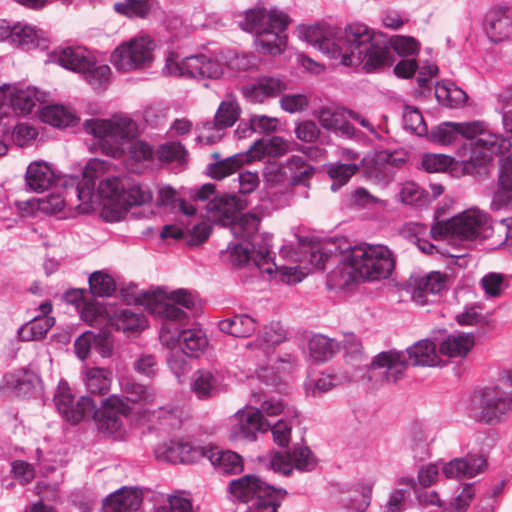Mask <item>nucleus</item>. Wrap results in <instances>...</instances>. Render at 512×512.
Masks as SVG:
<instances>
[{"label":"nucleus","instance_id":"1","mask_svg":"<svg viewBox=\"0 0 512 512\" xmlns=\"http://www.w3.org/2000/svg\"><path fill=\"white\" fill-rule=\"evenodd\" d=\"M83 128L87 134L98 138L103 151L113 158L127 157L139 163L152 160L155 155L150 144L137 139L138 126L129 117L88 119Z\"/></svg>","mask_w":512,"mask_h":512},{"label":"nucleus","instance_id":"2","mask_svg":"<svg viewBox=\"0 0 512 512\" xmlns=\"http://www.w3.org/2000/svg\"><path fill=\"white\" fill-rule=\"evenodd\" d=\"M465 139L469 146V160L477 165L490 162L494 154H501L511 148V141L485 129L481 122H443L433 127L429 140L433 143L451 145Z\"/></svg>","mask_w":512,"mask_h":512},{"label":"nucleus","instance_id":"3","mask_svg":"<svg viewBox=\"0 0 512 512\" xmlns=\"http://www.w3.org/2000/svg\"><path fill=\"white\" fill-rule=\"evenodd\" d=\"M260 221L257 215L247 213L228 223L235 237L243 240L228 247L229 257L234 266L252 263L261 272L271 275L277 270L271 252L272 235L258 232Z\"/></svg>","mask_w":512,"mask_h":512},{"label":"nucleus","instance_id":"4","mask_svg":"<svg viewBox=\"0 0 512 512\" xmlns=\"http://www.w3.org/2000/svg\"><path fill=\"white\" fill-rule=\"evenodd\" d=\"M357 43L354 62L356 67L362 65L367 72L391 66L394 63V53L406 57L417 54L420 49L419 42L411 36L396 35L389 38L383 33H375L368 26Z\"/></svg>","mask_w":512,"mask_h":512},{"label":"nucleus","instance_id":"5","mask_svg":"<svg viewBox=\"0 0 512 512\" xmlns=\"http://www.w3.org/2000/svg\"><path fill=\"white\" fill-rule=\"evenodd\" d=\"M289 22L288 15L276 7L270 10L255 7L245 11L238 25L243 31L254 35V44L259 53L275 56L286 48Z\"/></svg>","mask_w":512,"mask_h":512},{"label":"nucleus","instance_id":"6","mask_svg":"<svg viewBox=\"0 0 512 512\" xmlns=\"http://www.w3.org/2000/svg\"><path fill=\"white\" fill-rule=\"evenodd\" d=\"M103 167L99 159H91L83 168L82 180L78 176L57 175L52 166L45 161H35L28 165L25 182L30 190L36 193L44 192L53 185L62 186L67 194H74L78 200L85 201L95 188L93 179L95 173Z\"/></svg>","mask_w":512,"mask_h":512},{"label":"nucleus","instance_id":"7","mask_svg":"<svg viewBox=\"0 0 512 512\" xmlns=\"http://www.w3.org/2000/svg\"><path fill=\"white\" fill-rule=\"evenodd\" d=\"M366 25L362 23L349 24L344 30L326 31L319 25H300V39L311 44L327 57L339 59L344 66L356 67L353 55L357 52L358 40L365 34Z\"/></svg>","mask_w":512,"mask_h":512},{"label":"nucleus","instance_id":"8","mask_svg":"<svg viewBox=\"0 0 512 512\" xmlns=\"http://www.w3.org/2000/svg\"><path fill=\"white\" fill-rule=\"evenodd\" d=\"M347 277L338 281V286L349 284L359 277L363 280L377 281L387 279L395 268V258L392 251L385 245L361 244L354 246L347 256Z\"/></svg>","mask_w":512,"mask_h":512},{"label":"nucleus","instance_id":"9","mask_svg":"<svg viewBox=\"0 0 512 512\" xmlns=\"http://www.w3.org/2000/svg\"><path fill=\"white\" fill-rule=\"evenodd\" d=\"M436 344L430 339L420 340L403 351L389 350L378 353L369 364L372 368H385L388 382H396L408 364L412 366H436Z\"/></svg>","mask_w":512,"mask_h":512},{"label":"nucleus","instance_id":"10","mask_svg":"<svg viewBox=\"0 0 512 512\" xmlns=\"http://www.w3.org/2000/svg\"><path fill=\"white\" fill-rule=\"evenodd\" d=\"M167 300L160 301L155 292L142 291L135 298L134 302L139 305L151 306V313L163 320L162 337L165 332L170 333L174 324L184 326L188 323L189 316L179 306L187 310H193L196 306L197 297L187 289L180 288L171 291L167 295Z\"/></svg>","mask_w":512,"mask_h":512},{"label":"nucleus","instance_id":"11","mask_svg":"<svg viewBox=\"0 0 512 512\" xmlns=\"http://www.w3.org/2000/svg\"><path fill=\"white\" fill-rule=\"evenodd\" d=\"M511 411L512 398L509 393L495 385L474 394L468 415L475 422L494 426L504 422Z\"/></svg>","mask_w":512,"mask_h":512},{"label":"nucleus","instance_id":"12","mask_svg":"<svg viewBox=\"0 0 512 512\" xmlns=\"http://www.w3.org/2000/svg\"><path fill=\"white\" fill-rule=\"evenodd\" d=\"M228 492L235 501L250 504L249 512H277L286 494L268 482H229Z\"/></svg>","mask_w":512,"mask_h":512},{"label":"nucleus","instance_id":"13","mask_svg":"<svg viewBox=\"0 0 512 512\" xmlns=\"http://www.w3.org/2000/svg\"><path fill=\"white\" fill-rule=\"evenodd\" d=\"M216 186L205 183L191 193L194 201L206 202L205 209L209 221L228 225L237 218L238 213L244 208L242 201L234 194H216Z\"/></svg>","mask_w":512,"mask_h":512},{"label":"nucleus","instance_id":"14","mask_svg":"<svg viewBox=\"0 0 512 512\" xmlns=\"http://www.w3.org/2000/svg\"><path fill=\"white\" fill-rule=\"evenodd\" d=\"M487 222V214L481 211H467L447 221H438L430 229L431 236L438 240L453 238L461 241L475 240Z\"/></svg>","mask_w":512,"mask_h":512},{"label":"nucleus","instance_id":"15","mask_svg":"<svg viewBox=\"0 0 512 512\" xmlns=\"http://www.w3.org/2000/svg\"><path fill=\"white\" fill-rule=\"evenodd\" d=\"M163 71L167 75L197 80L218 79L223 73L220 64L208 56L201 54L180 58L177 53H169Z\"/></svg>","mask_w":512,"mask_h":512},{"label":"nucleus","instance_id":"16","mask_svg":"<svg viewBox=\"0 0 512 512\" xmlns=\"http://www.w3.org/2000/svg\"><path fill=\"white\" fill-rule=\"evenodd\" d=\"M154 41L149 36L133 38L119 45L111 55L116 69L128 72L145 69L153 62Z\"/></svg>","mask_w":512,"mask_h":512},{"label":"nucleus","instance_id":"17","mask_svg":"<svg viewBox=\"0 0 512 512\" xmlns=\"http://www.w3.org/2000/svg\"><path fill=\"white\" fill-rule=\"evenodd\" d=\"M132 408L123 397L111 395L101 400L98 408L95 403L91 419L97 429L114 438H121L125 431L124 420L131 414Z\"/></svg>","mask_w":512,"mask_h":512},{"label":"nucleus","instance_id":"18","mask_svg":"<svg viewBox=\"0 0 512 512\" xmlns=\"http://www.w3.org/2000/svg\"><path fill=\"white\" fill-rule=\"evenodd\" d=\"M259 470H271L281 477L293 475L294 471L309 472L315 469L316 459L308 447H296L293 452L259 456Z\"/></svg>","mask_w":512,"mask_h":512},{"label":"nucleus","instance_id":"19","mask_svg":"<svg viewBox=\"0 0 512 512\" xmlns=\"http://www.w3.org/2000/svg\"><path fill=\"white\" fill-rule=\"evenodd\" d=\"M54 404L59 414L72 424L91 419L95 401L88 395L76 400L66 382L61 381L54 395Z\"/></svg>","mask_w":512,"mask_h":512},{"label":"nucleus","instance_id":"20","mask_svg":"<svg viewBox=\"0 0 512 512\" xmlns=\"http://www.w3.org/2000/svg\"><path fill=\"white\" fill-rule=\"evenodd\" d=\"M270 422L263 418L258 408L250 407L235 413L229 430L233 441H255L258 433L268 432Z\"/></svg>","mask_w":512,"mask_h":512},{"label":"nucleus","instance_id":"21","mask_svg":"<svg viewBox=\"0 0 512 512\" xmlns=\"http://www.w3.org/2000/svg\"><path fill=\"white\" fill-rule=\"evenodd\" d=\"M446 281L447 276L439 271L413 273L407 280L406 290L411 293L415 302L425 304L428 295L439 294L445 289Z\"/></svg>","mask_w":512,"mask_h":512},{"label":"nucleus","instance_id":"22","mask_svg":"<svg viewBox=\"0 0 512 512\" xmlns=\"http://www.w3.org/2000/svg\"><path fill=\"white\" fill-rule=\"evenodd\" d=\"M486 457L480 453H468L456 457L442 466V473L447 479L474 478L487 470Z\"/></svg>","mask_w":512,"mask_h":512},{"label":"nucleus","instance_id":"23","mask_svg":"<svg viewBox=\"0 0 512 512\" xmlns=\"http://www.w3.org/2000/svg\"><path fill=\"white\" fill-rule=\"evenodd\" d=\"M182 326L174 324L170 333L165 332L160 338L167 342H175L179 348L186 353L187 357H198L208 345V340L205 333L200 329H181Z\"/></svg>","mask_w":512,"mask_h":512},{"label":"nucleus","instance_id":"24","mask_svg":"<svg viewBox=\"0 0 512 512\" xmlns=\"http://www.w3.org/2000/svg\"><path fill=\"white\" fill-rule=\"evenodd\" d=\"M347 108L321 107L317 111L320 125L327 131L347 139H358L361 132L347 120Z\"/></svg>","mask_w":512,"mask_h":512},{"label":"nucleus","instance_id":"25","mask_svg":"<svg viewBox=\"0 0 512 512\" xmlns=\"http://www.w3.org/2000/svg\"><path fill=\"white\" fill-rule=\"evenodd\" d=\"M204 447L192 446L189 442L171 440L155 449L158 461L177 464L192 463L202 457Z\"/></svg>","mask_w":512,"mask_h":512},{"label":"nucleus","instance_id":"26","mask_svg":"<svg viewBox=\"0 0 512 512\" xmlns=\"http://www.w3.org/2000/svg\"><path fill=\"white\" fill-rule=\"evenodd\" d=\"M287 88L286 83L273 76L259 77L254 83L242 86L243 96L252 103H262L268 98L279 96Z\"/></svg>","mask_w":512,"mask_h":512},{"label":"nucleus","instance_id":"27","mask_svg":"<svg viewBox=\"0 0 512 512\" xmlns=\"http://www.w3.org/2000/svg\"><path fill=\"white\" fill-rule=\"evenodd\" d=\"M202 457L207 458L214 469L223 476L237 475L244 470L242 456L232 450L204 447Z\"/></svg>","mask_w":512,"mask_h":512},{"label":"nucleus","instance_id":"28","mask_svg":"<svg viewBox=\"0 0 512 512\" xmlns=\"http://www.w3.org/2000/svg\"><path fill=\"white\" fill-rule=\"evenodd\" d=\"M224 380L222 371L216 368H202L193 373L191 391L200 400L216 396Z\"/></svg>","mask_w":512,"mask_h":512},{"label":"nucleus","instance_id":"29","mask_svg":"<svg viewBox=\"0 0 512 512\" xmlns=\"http://www.w3.org/2000/svg\"><path fill=\"white\" fill-rule=\"evenodd\" d=\"M49 60L61 67L80 73L91 66V56L80 46L60 47L49 54Z\"/></svg>","mask_w":512,"mask_h":512},{"label":"nucleus","instance_id":"30","mask_svg":"<svg viewBox=\"0 0 512 512\" xmlns=\"http://www.w3.org/2000/svg\"><path fill=\"white\" fill-rule=\"evenodd\" d=\"M142 491L137 487H122L103 501V512H135L142 503Z\"/></svg>","mask_w":512,"mask_h":512},{"label":"nucleus","instance_id":"31","mask_svg":"<svg viewBox=\"0 0 512 512\" xmlns=\"http://www.w3.org/2000/svg\"><path fill=\"white\" fill-rule=\"evenodd\" d=\"M40 378L32 371L22 369L6 374L0 387L10 390L15 396L30 398L35 392Z\"/></svg>","mask_w":512,"mask_h":512},{"label":"nucleus","instance_id":"32","mask_svg":"<svg viewBox=\"0 0 512 512\" xmlns=\"http://www.w3.org/2000/svg\"><path fill=\"white\" fill-rule=\"evenodd\" d=\"M10 43L25 50L36 48L46 50L49 47V39L44 31L20 22L13 25L12 41Z\"/></svg>","mask_w":512,"mask_h":512},{"label":"nucleus","instance_id":"33","mask_svg":"<svg viewBox=\"0 0 512 512\" xmlns=\"http://www.w3.org/2000/svg\"><path fill=\"white\" fill-rule=\"evenodd\" d=\"M320 247L328 259L334 256H342L336 269L331 272L330 279L335 281L339 275L341 278L339 281H343L347 277V271L349 270L347 256L351 254L354 246L345 237H334L324 241Z\"/></svg>","mask_w":512,"mask_h":512},{"label":"nucleus","instance_id":"34","mask_svg":"<svg viewBox=\"0 0 512 512\" xmlns=\"http://www.w3.org/2000/svg\"><path fill=\"white\" fill-rule=\"evenodd\" d=\"M507 10H493L485 18L484 29L493 43H499L512 34V15Z\"/></svg>","mask_w":512,"mask_h":512},{"label":"nucleus","instance_id":"35","mask_svg":"<svg viewBox=\"0 0 512 512\" xmlns=\"http://www.w3.org/2000/svg\"><path fill=\"white\" fill-rule=\"evenodd\" d=\"M289 186H309L316 173L315 167L303 155H292L285 161Z\"/></svg>","mask_w":512,"mask_h":512},{"label":"nucleus","instance_id":"36","mask_svg":"<svg viewBox=\"0 0 512 512\" xmlns=\"http://www.w3.org/2000/svg\"><path fill=\"white\" fill-rule=\"evenodd\" d=\"M289 149V143L280 136H264L256 140L246 151L250 161L261 159L263 156L278 157Z\"/></svg>","mask_w":512,"mask_h":512},{"label":"nucleus","instance_id":"37","mask_svg":"<svg viewBox=\"0 0 512 512\" xmlns=\"http://www.w3.org/2000/svg\"><path fill=\"white\" fill-rule=\"evenodd\" d=\"M258 321L248 314H235L220 320L218 328L222 333L238 338L250 337L257 329Z\"/></svg>","mask_w":512,"mask_h":512},{"label":"nucleus","instance_id":"38","mask_svg":"<svg viewBox=\"0 0 512 512\" xmlns=\"http://www.w3.org/2000/svg\"><path fill=\"white\" fill-rule=\"evenodd\" d=\"M42 122L56 128L75 126L79 117L71 109L61 104H52L42 108L40 112Z\"/></svg>","mask_w":512,"mask_h":512},{"label":"nucleus","instance_id":"39","mask_svg":"<svg viewBox=\"0 0 512 512\" xmlns=\"http://www.w3.org/2000/svg\"><path fill=\"white\" fill-rule=\"evenodd\" d=\"M474 346V336L469 333L454 332L440 344L439 352L447 357H464Z\"/></svg>","mask_w":512,"mask_h":512},{"label":"nucleus","instance_id":"40","mask_svg":"<svg viewBox=\"0 0 512 512\" xmlns=\"http://www.w3.org/2000/svg\"><path fill=\"white\" fill-rule=\"evenodd\" d=\"M388 157L386 151L375 153L366 164V177L376 184L390 183L394 179V172L387 162Z\"/></svg>","mask_w":512,"mask_h":512},{"label":"nucleus","instance_id":"41","mask_svg":"<svg viewBox=\"0 0 512 512\" xmlns=\"http://www.w3.org/2000/svg\"><path fill=\"white\" fill-rule=\"evenodd\" d=\"M251 162L248 153H236L225 157L218 162H212L207 165V174L216 180H221L233 173H235L243 164Z\"/></svg>","mask_w":512,"mask_h":512},{"label":"nucleus","instance_id":"42","mask_svg":"<svg viewBox=\"0 0 512 512\" xmlns=\"http://www.w3.org/2000/svg\"><path fill=\"white\" fill-rule=\"evenodd\" d=\"M101 162L103 163V166H105V162L104 161H101ZM103 170H104V167L99 169L95 173L96 176L93 177V179L95 181V187H97L99 195L104 199L115 200V201L121 202L123 199V191L125 188L124 179H126V177L109 176V177H106V178L100 180L99 183L97 184V180L100 177V172H102ZM95 189L96 188H94L91 191V193ZM90 196H92V194ZM90 198L91 197L86 199L84 202H87L88 200H90Z\"/></svg>","mask_w":512,"mask_h":512},{"label":"nucleus","instance_id":"43","mask_svg":"<svg viewBox=\"0 0 512 512\" xmlns=\"http://www.w3.org/2000/svg\"><path fill=\"white\" fill-rule=\"evenodd\" d=\"M45 93L39 91L36 87H27L17 89L11 94L10 103L13 110L21 115H27L32 112L38 102L44 101Z\"/></svg>","mask_w":512,"mask_h":512},{"label":"nucleus","instance_id":"44","mask_svg":"<svg viewBox=\"0 0 512 512\" xmlns=\"http://www.w3.org/2000/svg\"><path fill=\"white\" fill-rule=\"evenodd\" d=\"M240 116V108L235 101H222L216 111L213 120L203 124L205 130H225L232 127Z\"/></svg>","mask_w":512,"mask_h":512},{"label":"nucleus","instance_id":"45","mask_svg":"<svg viewBox=\"0 0 512 512\" xmlns=\"http://www.w3.org/2000/svg\"><path fill=\"white\" fill-rule=\"evenodd\" d=\"M87 392L91 395H106L111 388L112 372L105 368H88L83 378Z\"/></svg>","mask_w":512,"mask_h":512},{"label":"nucleus","instance_id":"46","mask_svg":"<svg viewBox=\"0 0 512 512\" xmlns=\"http://www.w3.org/2000/svg\"><path fill=\"white\" fill-rule=\"evenodd\" d=\"M123 199L121 203L127 207L141 206L152 200V191L147 184L135 179H124Z\"/></svg>","mask_w":512,"mask_h":512},{"label":"nucleus","instance_id":"47","mask_svg":"<svg viewBox=\"0 0 512 512\" xmlns=\"http://www.w3.org/2000/svg\"><path fill=\"white\" fill-rule=\"evenodd\" d=\"M310 356L318 362L331 359L340 349L339 343L322 334L313 335L308 343Z\"/></svg>","mask_w":512,"mask_h":512},{"label":"nucleus","instance_id":"48","mask_svg":"<svg viewBox=\"0 0 512 512\" xmlns=\"http://www.w3.org/2000/svg\"><path fill=\"white\" fill-rule=\"evenodd\" d=\"M55 324L54 317L35 316L28 323L18 329V336L22 341L40 340Z\"/></svg>","mask_w":512,"mask_h":512},{"label":"nucleus","instance_id":"49","mask_svg":"<svg viewBox=\"0 0 512 512\" xmlns=\"http://www.w3.org/2000/svg\"><path fill=\"white\" fill-rule=\"evenodd\" d=\"M111 323L117 330L124 332L143 330L146 327L144 316L130 308L116 309L111 317Z\"/></svg>","mask_w":512,"mask_h":512},{"label":"nucleus","instance_id":"50","mask_svg":"<svg viewBox=\"0 0 512 512\" xmlns=\"http://www.w3.org/2000/svg\"><path fill=\"white\" fill-rule=\"evenodd\" d=\"M435 97L440 105L447 108H458L467 100L466 93L452 82L437 83Z\"/></svg>","mask_w":512,"mask_h":512},{"label":"nucleus","instance_id":"51","mask_svg":"<svg viewBox=\"0 0 512 512\" xmlns=\"http://www.w3.org/2000/svg\"><path fill=\"white\" fill-rule=\"evenodd\" d=\"M490 209L493 212L512 211V183L497 180L491 187Z\"/></svg>","mask_w":512,"mask_h":512},{"label":"nucleus","instance_id":"52","mask_svg":"<svg viewBox=\"0 0 512 512\" xmlns=\"http://www.w3.org/2000/svg\"><path fill=\"white\" fill-rule=\"evenodd\" d=\"M357 171L358 165L356 163H330L327 166V174L332 180L330 186L331 191L337 192L342 186L348 183L350 178L355 175Z\"/></svg>","mask_w":512,"mask_h":512},{"label":"nucleus","instance_id":"53","mask_svg":"<svg viewBox=\"0 0 512 512\" xmlns=\"http://www.w3.org/2000/svg\"><path fill=\"white\" fill-rule=\"evenodd\" d=\"M474 496L475 488L473 483L460 482L449 503L443 508L450 512H467Z\"/></svg>","mask_w":512,"mask_h":512},{"label":"nucleus","instance_id":"54","mask_svg":"<svg viewBox=\"0 0 512 512\" xmlns=\"http://www.w3.org/2000/svg\"><path fill=\"white\" fill-rule=\"evenodd\" d=\"M155 156L161 163L183 165L187 161L188 151L180 142H167L158 146Z\"/></svg>","mask_w":512,"mask_h":512},{"label":"nucleus","instance_id":"55","mask_svg":"<svg viewBox=\"0 0 512 512\" xmlns=\"http://www.w3.org/2000/svg\"><path fill=\"white\" fill-rule=\"evenodd\" d=\"M434 438L420 428L415 429L409 440V450L415 461H425L430 458V444Z\"/></svg>","mask_w":512,"mask_h":512},{"label":"nucleus","instance_id":"56","mask_svg":"<svg viewBox=\"0 0 512 512\" xmlns=\"http://www.w3.org/2000/svg\"><path fill=\"white\" fill-rule=\"evenodd\" d=\"M343 349L347 361H350L352 365H358L366 367L368 369H373L369 365L371 361H367L368 358L363 352V347L360 339L353 333L345 334L343 340Z\"/></svg>","mask_w":512,"mask_h":512},{"label":"nucleus","instance_id":"57","mask_svg":"<svg viewBox=\"0 0 512 512\" xmlns=\"http://www.w3.org/2000/svg\"><path fill=\"white\" fill-rule=\"evenodd\" d=\"M88 283L90 293L94 297H110L116 291L114 278L103 271L93 272Z\"/></svg>","mask_w":512,"mask_h":512},{"label":"nucleus","instance_id":"58","mask_svg":"<svg viewBox=\"0 0 512 512\" xmlns=\"http://www.w3.org/2000/svg\"><path fill=\"white\" fill-rule=\"evenodd\" d=\"M151 7V0H125L114 4L117 13L129 18H146Z\"/></svg>","mask_w":512,"mask_h":512},{"label":"nucleus","instance_id":"59","mask_svg":"<svg viewBox=\"0 0 512 512\" xmlns=\"http://www.w3.org/2000/svg\"><path fill=\"white\" fill-rule=\"evenodd\" d=\"M287 332L280 322H272L264 326L257 341L261 342L262 349L281 344L286 340Z\"/></svg>","mask_w":512,"mask_h":512},{"label":"nucleus","instance_id":"60","mask_svg":"<svg viewBox=\"0 0 512 512\" xmlns=\"http://www.w3.org/2000/svg\"><path fill=\"white\" fill-rule=\"evenodd\" d=\"M402 119L406 130H409L418 136H423L428 133L424 117L417 108L405 106Z\"/></svg>","mask_w":512,"mask_h":512},{"label":"nucleus","instance_id":"61","mask_svg":"<svg viewBox=\"0 0 512 512\" xmlns=\"http://www.w3.org/2000/svg\"><path fill=\"white\" fill-rule=\"evenodd\" d=\"M265 183L270 186L287 185L289 186V178L285 169V162L282 164L270 162L266 164L262 171Z\"/></svg>","mask_w":512,"mask_h":512},{"label":"nucleus","instance_id":"62","mask_svg":"<svg viewBox=\"0 0 512 512\" xmlns=\"http://www.w3.org/2000/svg\"><path fill=\"white\" fill-rule=\"evenodd\" d=\"M427 196L428 194L415 182L404 183L399 193L402 203L416 206H422L427 201Z\"/></svg>","mask_w":512,"mask_h":512},{"label":"nucleus","instance_id":"63","mask_svg":"<svg viewBox=\"0 0 512 512\" xmlns=\"http://www.w3.org/2000/svg\"><path fill=\"white\" fill-rule=\"evenodd\" d=\"M80 73L85 75V79L91 86L97 88L108 82L111 69L106 64L96 65L93 57H91V66Z\"/></svg>","mask_w":512,"mask_h":512},{"label":"nucleus","instance_id":"64","mask_svg":"<svg viewBox=\"0 0 512 512\" xmlns=\"http://www.w3.org/2000/svg\"><path fill=\"white\" fill-rule=\"evenodd\" d=\"M452 162V158L444 154H425L421 161L423 169L429 173L445 171Z\"/></svg>","mask_w":512,"mask_h":512}]
</instances>
